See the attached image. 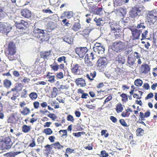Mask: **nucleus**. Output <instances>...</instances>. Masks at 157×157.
Here are the masks:
<instances>
[{
	"label": "nucleus",
	"instance_id": "obj_1",
	"mask_svg": "<svg viewBox=\"0 0 157 157\" xmlns=\"http://www.w3.org/2000/svg\"><path fill=\"white\" fill-rule=\"evenodd\" d=\"M17 48L15 44L13 42L9 43L6 50L5 51L6 56L10 61H13L18 58Z\"/></svg>",
	"mask_w": 157,
	"mask_h": 157
},
{
	"label": "nucleus",
	"instance_id": "obj_2",
	"mask_svg": "<svg viewBox=\"0 0 157 157\" xmlns=\"http://www.w3.org/2000/svg\"><path fill=\"white\" fill-rule=\"evenodd\" d=\"M23 85L21 83H17L16 84L14 87L11 88V90L8 91L6 94V96H7L8 94L12 93V96L10 97V99L12 101H15L17 99L18 95H17L15 92L18 93L22 91Z\"/></svg>",
	"mask_w": 157,
	"mask_h": 157
},
{
	"label": "nucleus",
	"instance_id": "obj_3",
	"mask_svg": "<svg viewBox=\"0 0 157 157\" xmlns=\"http://www.w3.org/2000/svg\"><path fill=\"white\" fill-rule=\"evenodd\" d=\"M13 143L9 136L2 138L0 141V149L2 150L11 148Z\"/></svg>",
	"mask_w": 157,
	"mask_h": 157
},
{
	"label": "nucleus",
	"instance_id": "obj_4",
	"mask_svg": "<svg viewBox=\"0 0 157 157\" xmlns=\"http://www.w3.org/2000/svg\"><path fill=\"white\" fill-rule=\"evenodd\" d=\"M126 48L124 43L120 41L114 42L112 45V49L117 52H121Z\"/></svg>",
	"mask_w": 157,
	"mask_h": 157
},
{
	"label": "nucleus",
	"instance_id": "obj_5",
	"mask_svg": "<svg viewBox=\"0 0 157 157\" xmlns=\"http://www.w3.org/2000/svg\"><path fill=\"white\" fill-rule=\"evenodd\" d=\"M147 19L149 22L154 24L157 20V11L153 10L149 12L147 15Z\"/></svg>",
	"mask_w": 157,
	"mask_h": 157
},
{
	"label": "nucleus",
	"instance_id": "obj_6",
	"mask_svg": "<svg viewBox=\"0 0 157 157\" xmlns=\"http://www.w3.org/2000/svg\"><path fill=\"white\" fill-rule=\"evenodd\" d=\"M88 51V49L86 47L76 48L75 49V52L80 58H83Z\"/></svg>",
	"mask_w": 157,
	"mask_h": 157
},
{
	"label": "nucleus",
	"instance_id": "obj_7",
	"mask_svg": "<svg viewBox=\"0 0 157 157\" xmlns=\"http://www.w3.org/2000/svg\"><path fill=\"white\" fill-rule=\"evenodd\" d=\"M131 31L133 40H136L139 39L141 33L142 32V29H130Z\"/></svg>",
	"mask_w": 157,
	"mask_h": 157
},
{
	"label": "nucleus",
	"instance_id": "obj_8",
	"mask_svg": "<svg viewBox=\"0 0 157 157\" xmlns=\"http://www.w3.org/2000/svg\"><path fill=\"white\" fill-rule=\"evenodd\" d=\"M141 14V10L139 8H133L129 12V16L132 18H136L139 16Z\"/></svg>",
	"mask_w": 157,
	"mask_h": 157
},
{
	"label": "nucleus",
	"instance_id": "obj_9",
	"mask_svg": "<svg viewBox=\"0 0 157 157\" xmlns=\"http://www.w3.org/2000/svg\"><path fill=\"white\" fill-rule=\"evenodd\" d=\"M28 25V22L23 20H21L19 22H16L15 23V25L17 28L19 29H25Z\"/></svg>",
	"mask_w": 157,
	"mask_h": 157
},
{
	"label": "nucleus",
	"instance_id": "obj_10",
	"mask_svg": "<svg viewBox=\"0 0 157 157\" xmlns=\"http://www.w3.org/2000/svg\"><path fill=\"white\" fill-rule=\"evenodd\" d=\"M33 33L36 35L35 36H36L37 37L40 38L41 40H43L46 41L45 39L43 38H41V37H43L45 36H44L45 34L44 30L35 28L34 29Z\"/></svg>",
	"mask_w": 157,
	"mask_h": 157
},
{
	"label": "nucleus",
	"instance_id": "obj_11",
	"mask_svg": "<svg viewBox=\"0 0 157 157\" xmlns=\"http://www.w3.org/2000/svg\"><path fill=\"white\" fill-rule=\"evenodd\" d=\"M107 59L105 57H101L97 61L98 66L101 69L104 68L107 65Z\"/></svg>",
	"mask_w": 157,
	"mask_h": 157
},
{
	"label": "nucleus",
	"instance_id": "obj_12",
	"mask_svg": "<svg viewBox=\"0 0 157 157\" xmlns=\"http://www.w3.org/2000/svg\"><path fill=\"white\" fill-rule=\"evenodd\" d=\"M150 71V67L147 64H143L140 68V71L142 74H147Z\"/></svg>",
	"mask_w": 157,
	"mask_h": 157
},
{
	"label": "nucleus",
	"instance_id": "obj_13",
	"mask_svg": "<svg viewBox=\"0 0 157 157\" xmlns=\"http://www.w3.org/2000/svg\"><path fill=\"white\" fill-rule=\"evenodd\" d=\"M81 67L78 64L74 65L71 69V72L75 75H78L80 74Z\"/></svg>",
	"mask_w": 157,
	"mask_h": 157
},
{
	"label": "nucleus",
	"instance_id": "obj_14",
	"mask_svg": "<svg viewBox=\"0 0 157 157\" xmlns=\"http://www.w3.org/2000/svg\"><path fill=\"white\" fill-rule=\"evenodd\" d=\"M14 147L16 152H19V154L24 151V145L20 143H17L14 145Z\"/></svg>",
	"mask_w": 157,
	"mask_h": 157
},
{
	"label": "nucleus",
	"instance_id": "obj_15",
	"mask_svg": "<svg viewBox=\"0 0 157 157\" xmlns=\"http://www.w3.org/2000/svg\"><path fill=\"white\" fill-rule=\"evenodd\" d=\"M21 14L23 17L27 18L30 17L32 15L31 12L26 9H23L21 10Z\"/></svg>",
	"mask_w": 157,
	"mask_h": 157
},
{
	"label": "nucleus",
	"instance_id": "obj_16",
	"mask_svg": "<svg viewBox=\"0 0 157 157\" xmlns=\"http://www.w3.org/2000/svg\"><path fill=\"white\" fill-rule=\"evenodd\" d=\"M9 32V27L4 23L0 22V32L5 34L8 33Z\"/></svg>",
	"mask_w": 157,
	"mask_h": 157
},
{
	"label": "nucleus",
	"instance_id": "obj_17",
	"mask_svg": "<svg viewBox=\"0 0 157 157\" xmlns=\"http://www.w3.org/2000/svg\"><path fill=\"white\" fill-rule=\"evenodd\" d=\"M75 82L78 86L84 87L86 85L85 80L82 78H78L75 80Z\"/></svg>",
	"mask_w": 157,
	"mask_h": 157
},
{
	"label": "nucleus",
	"instance_id": "obj_18",
	"mask_svg": "<svg viewBox=\"0 0 157 157\" xmlns=\"http://www.w3.org/2000/svg\"><path fill=\"white\" fill-rule=\"evenodd\" d=\"M74 15V13L72 11H65L63 12L62 15L60 17V18L63 19L65 17L70 19Z\"/></svg>",
	"mask_w": 157,
	"mask_h": 157
},
{
	"label": "nucleus",
	"instance_id": "obj_19",
	"mask_svg": "<svg viewBox=\"0 0 157 157\" xmlns=\"http://www.w3.org/2000/svg\"><path fill=\"white\" fill-rule=\"evenodd\" d=\"M17 120L16 118V116L15 114H12L8 118L7 121L8 123L11 124L16 123Z\"/></svg>",
	"mask_w": 157,
	"mask_h": 157
},
{
	"label": "nucleus",
	"instance_id": "obj_20",
	"mask_svg": "<svg viewBox=\"0 0 157 157\" xmlns=\"http://www.w3.org/2000/svg\"><path fill=\"white\" fill-rule=\"evenodd\" d=\"M52 74L50 72H48L46 75H44V76L45 78H46L48 79V81L51 83H54L55 81V75H51L50 74Z\"/></svg>",
	"mask_w": 157,
	"mask_h": 157
},
{
	"label": "nucleus",
	"instance_id": "obj_21",
	"mask_svg": "<svg viewBox=\"0 0 157 157\" xmlns=\"http://www.w3.org/2000/svg\"><path fill=\"white\" fill-rule=\"evenodd\" d=\"M136 61V58L134 57L133 56L130 55L128 56L127 59V63L130 65L133 66L135 64Z\"/></svg>",
	"mask_w": 157,
	"mask_h": 157
},
{
	"label": "nucleus",
	"instance_id": "obj_22",
	"mask_svg": "<svg viewBox=\"0 0 157 157\" xmlns=\"http://www.w3.org/2000/svg\"><path fill=\"white\" fill-rule=\"evenodd\" d=\"M91 59L89 58V55L87 54L86 55L85 58V64L89 67H91L93 66L92 62L90 61Z\"/></svg>",
	"mask_w": 157,
	"mask_h": 157
},
{
	"label": "nucleus",
	"instance_id": "obj_23",
	"mask_svg": "<svg viewBox=\"0 0 157 157\" xmlns=\"http://www.w3.org/2000/svg\"><path fill=\"white\" fill-rule=\"evenodd\" d=\"M96 75V72L95 71H94L90 72L89 74H87L86 76L89 80L92 81L94 80V78L95 77Z\"/></svg>",
	"mask_w": 157,
	"mask_h": 157
},
{
	"label": "nucleus",
	"instance_id": "obj_24",
	"mask_svg": "<svg viewBox=\"0 0 157 157\" xmlns=\"http://www.w3.org/2000/svg\"><path fill=\"white\" fill-rule=\"evenodd\" d=\"M3 84L5 87L9 89L12 85V83L10 80L8 79H6L3 81Z\"/></svg>",
	"mask_w": 157,
	"mask_h": 157
},
{
	"label": "nucleus",
	"instance_id": "obj_25",
	"mask_svg": "<svg viewBox=\"0 0 157 157\" xmlns=\"http://www.w3.org/2000/svg\"><path fill=\"white\" fill-rule=\"evenodd\" d=\"M51 54L50 51H42L40 52V56L41 58L44 59H47Z\"/></svg>",
	"mask_w": 157,
	"mask_h": 157
},
{
	"label": "nucleus",
	"instance_id": "obj_26",
	"mask_svg": "<svg viewBox=\"0 0 157 157\" xmlns=\"http://www.w3.org/2000/svg\"><path fill=\"white\" fill-rule=\"evenodd\" d=\"M77 93L78 94H82L81 98L82 99H86L87 97H89L88 94L85 93L84 90L81 89H79L78 90Z\"/></svg>",
	"mask_w": 157,
	"mask_h": 157
},
{
	"label": "nucleus",
	"instance_id": "obj_27",
	"mask_svg": "<svg viewBox=\"0 0 157 157\" xmlns=\"http://www.w3.org/2000/svg\"><path fill=\"white\" fill-rule=\"evenodd\" d=\"M129 112H132V110L129 108L121 113V116L124 117H128L130 114Z\"/></svg>",
	"mask_w": 157,
	"mask_h": 157
},
{
	"label": "nucleus",
	"instance_id": "obj_28",
	"mask_svg": "<svg viewBox=\"0 0 157 157\" xmlns=\"http://www.w3.org/2000/svg\"><path fill=\"white\" fill-rule=\"evenodd\" d=\"M116 59V61L120 64H123L125 62V57L121 56V55L118 56Z\"/></svg>",
	"mask_w": 157,
	"mask_h": 157
},
{
	"label": "nucleus",
	"instance_id": "obj_29",
	"mask_svg": "<svg viewBox=\"0 0 157 157\" xmlns=\"http://www.w3.org/2000/svg\"><path fill=\"white\" fill-rule=\"evenodd\" d=\"M20 112L21 114L24 115H26L29 114L30 112V110L29 108L27 107L23 108L21 110H20Z\"/></svg>",
	"mask_w": 157,
	"mask_h": 157
},
{
	"label": "nucleus",
	"instance_id": "obj_30",
	"mask_svg": "<svg viewBox=\"0 0 157 157\" xmlns=\"http://www.w3.org/2000/svg\"><path fill=\"white\" fill-rule=\"evenodd\" d=\"M115 109L117 113H119L122 112L123 109V107L121 103H119L117 105Z\"/></svg>",
	"mask_w": 157,
	"mask_h": 157
},
{
	"label": "nucleus",
	"instance_id": "obj_31",
	"mask_svg": "<svg viewBox=\"0 0 157 157\" xmlns=\"http://www.w3.org/2000/svg\"><path fill=\"white\" fill-rule=\"evenodd\" d=\"M56 27V24L52 21H49L47 25V28L50 30H53Z\"/></svg>",
	"mask_w": 157,
	"mask_h": 157
},
{
	"label": "nucleus",
	"instance_id": "obj_32",
	"mask_svg": "<svg viewBox=\"0 0 157 157\" xmlns=\"http://www.w3.org/2000/svg\"><path fill=\"white\" fill-rule=\"evenodd\" d=\"M110 28L112 32L115 33L117 32L118 31H120L119 29L117 27V25L116 24L113 23L110 25Z\"/></svg>",
	"mask_w": 157,
	"mask_h": 157
},
{
	"label": "nucleus",
	"instance_id": "obj_33",
	"mask_svg": "<svg viewBox=\"0 0 157 157\" xmlns=\"http://www.w3.org/2000/svg\"><path fill=\"white\" fill-rule=\"evenodd\" d=\"M31 129V127L30 126H28L25 124H24L22 127V130L24 133H27L29 132Z\"/></svg>",
	"mask_w": 157,
	"mask_h": 157
},
{
	"label": "nucleus",
	"instance_id": "obj_34",
	"mask_svg": "<svg viewBox=\"0 0 157 157\" xmlns=\"http://www.w3.org/2000/svg\"><path fill=\"white\" fill-rule=\"evenodd\" d=\"M94 21L96 23L97 26H100L102 25V23L101 22V21H103L102 18H98L96 17L94 19Z\"/></svg>",
	"mask_w": 157,
	"mask_h": 157
},
{
	"label": "nucleus",
	"instance_id": "obj_35",
	"mask_svg": "<svg viewBox=\"0 0 157 157\" xmlns=\"http://www.w3.org/2000/svg\"><path fill=\"white\" fill-rule=\"evenodd\" d=\"M18 154H19V152H10L4 154V156L6 157H15Z\"/></svg>",
	"mask_w": 157,
	"mask_h": 157
},
{
	"label": "nucleus",
	"instance_id": "obj_36",
	"mask_svg": "<svg viewBox=\"0 0 157 157\" xmlns=\"http://www.w3.org/2000/svg\"><path fill=\"white\" fill-rule=\"evenodd\" d=\"M91 31V30L89 29H86L84 30L81 33V34L86 38H87Z\"/></svg>",
	"mask_w": 157,
	"mask_h": 157
},
{
	"label": "nucleus",
	"instance_id": "obj_37",
	"mask_svg": "<svg viewBox=\"0 0 157 157\" xmlns=\"http://www.w3.org/2000/svg\"><path fill=\"white\" fill-rule=\"evenodd\" d=\"M52 69L54 71H58L59 69V65L56 62L50 65Z\"/></svg>",
	"mask_w": 157,
	"mask_h": 157
},
{
	"label": "nucleus",
	"instance_id": "obj_38",
	"mask_svg": "<svg viewBox=\"0 0 157 157\" xmlns=\"http://www.w3.org/2000/svg\"><path fill=\"white\" fill-rule=\"evenodd\" d=\"M96 52H98L99 54H102L104 53L105 49L103 46H101L98 47L96 49L94 50Z\"/></svg>",
	"mask_w": 157,
	"mask_h": 157
},
{
	"label": "nucleus",
	"instance_id": "obj_39",
	"mask_svg": "<svg viewBox=\"0 0 157 157\" xmlns=\"http://www.w3.org/2000/svg\"><path fill=\"white\" fill-rule=\"evenodd\" d=\"M144 130L141 128H138L136 131V135L137 136H142L144 134Z\"/></svg>",
	"mask_w": 157,
	"mask_h": 157
},
{
	"label": "nucleus",
	"instance_id": "obj_40",
	"mask_svg": "<svg viewBox=\"0 0 157 157\" xmlns=\"http://www.w3.org/2000/svg\"><path fill=\"white\" fill-rule=\"evenodd\" d=\"M80 28V25L79 23L78 22H75L72 27V29L74 31H76L79 30Z\"/></svg>",
	"mask_w": 157,
	"mask_h": 157
},
{
	"label": "nucleus",
	"instance_id": "obj_41",
	"mask_svg": "<svg viewBox=\"0 0 157 157\" xmlns=\"http://www.w3.org/2000/svg\"><path fill=\"white\" fill-rule=\"evenodd\" d=\"M58 92V90L56 87H53L52 91L51 92L52 97L55 98L57 95Z\"/></svg>",
	"mask_w": 157,
	"mask_h": 157
},
{
	"label": "nucleus",
	"instance_id": "obj_42",
	"mask_svg": "<svg viewBox=\"0 0 157 157\" xmlns=\"http://www.w3.org/2000/svg\"><path fill=\"white\" fill-rule=\"evenodd\" d=\"M29 97L31 100H35L38 97V94L35 92H32L29 94Z\"/></svg>",
	"mask_w": 157,
	"mask_h": 157
},
{
	"label": "nucleus",
	"instance_id": "obj_43",
	"mask_svg": "<svg viewBox=\"0 0 157 157\" xmlns=\"http://www.w3.org/2000/svg\"><path fill=\"white\" fill-rule=\"evenodd\" d=\"M51 145H53L55 148L58 149H61L63 147V146L61 145L58 142L52 144Z\"/></svg>",
	"mask_w": 157,
	"mask_h": 157
},
{
	"label": "nucleus",
	"instance_id": "obj_44",
	"mask_svg": "<svg viewBox=\"0 0 157 157\" xmlns=\"http://www.w3.org/2000/svg\"><path fill=\"white\" fill-rule=\"evenodd\" d=\"M64 76H65V75L63 74V72L62 71L57 73L56 74V76L57 79H63L64 78Z\"/></svg>",
	"mask_w": 157,
	"mask_h": 157
},
{
	"label": "nucleus",
	"instance_id": "obj_45",
	"mask_svg": "<svg viewBox=\"0 0 157 157\" xmlns=\"http://www.w3.org/2000/svg\"><path fill=\"white\" fill-rule=\"evenodd\" d=\"M120 96L122 97L121 100L123 103L126 102L128 101V98L126 94L122 93L120 95Z\"/></svg>",
	"mask_w": 157,
	"mask_h": 157
},
{
	"label": "nucleus",
	"instance_id": "obj_46",
	"mask_svg": "<svg viewBox=\"0 0 157 157\" xmlns=\"http://www.w3.org/2000/svg\"><path fill=\"white\" fill-rule=\"evenodd\" d=\"M6 13L4 11L2 8L0 7V18H4L6 17Z\"/></svg>",
	"mask_w": 157,
	"mask_h": 157
},
{
	"label": "nucleus",
	"instance_id": "obj_47",
	"mask_svg": "<svg viewBox=\"0 0 157 157\" xmlns=\"http://www.w3.org/2000/svg\"><path fill=\"white\" fill-rule=\"evenodd\" d=\"M143 84V81L139 79H137L135 80L134 82L135 85L137 86H141Z\"/></svg>",
	"mask_w": 157,
	"mask_h": 157
},
{
	"label": "nucleus",
	"instance_id": "obj_48",
	"mask_svg": "<svg viewBox=\"0 0 157 157\" xmlns=\"http://www.w3.org/2000/svg\"><path fill=\"white\" fill-rule=\"evenodd\" d=\"M43 132L46 135H50L52 133L53 131L50 128H46L44 130Z\"/></svg>",
	"mask_w": 157,
	"mask_h": 157
},
{
	"label": "nucleus",
	"instance_id": "obj_49",
	"mask_svg": "<svg viewBox=\"0 0 157 157\" xmlns=\"http://www.w3.org/2000/svg\"><path fill=\"white\" fill-rule=\"evenodd\" d=\"M145 28V26L144 25V22H140L138 24L136 27V29H138L142 28V30Z\"/></svg>",
	"mask_w": 157,
	"mask_h": 157
},
{
	"label": "nucleus",
	"instance_id": "obj_50",
	"mask_svg": "<svg viewBox=\"0 0 157 157\" xmlns=\"http://www.w3.org/2000/svg\"><path fill=\"white\" fill-rule=\"evenodd\" d=\"M69 87V86L68 85H61L58 88L59 90L60 91L61 90H67Z\"/></svg>",
	"mask_w": 157,
	"mask_h": 157
},
{
	"label": "nucleus",
	"instance_id": "obj_51",
	"mask_svg": "<svg viewBox=\"0 0 157 157\" xmlns=\"http://www.w3.org/2000/svg\"><path fill=\"white\" fill-rule=\"evenodd\" d=\"M27 90L26 89H24L21 93V97L22 98H26L27 97Z\"/></svg>",
	"mask_w": 157,
	"mask_h": 157
},
{
	"label": "nucleus",
	"instance_id": "obj_52",
	"mask_svg": "<svg viewBox=\"0 0 157 157\" xmlns=\"http://www.w3.org/2000/svg\"><path fill=\"white\" fill-rule=\"evenodd\" d=\"M85 134V132H75L73 133V135L75 137H80L82 135H84Z\"/></svg>",
	"mask_w": 157,
	"mask_h": 157
},
{
	"label": "nucleus",
	"instance_id": "obj_53",
	"mask_svg": "<svg viewBox=\"0 0 157 157\" xmlns=\"http://www.w3.org/2000/svg\"><path fill=\"white\" fill-rule=\"evenodd\" d=\"M119 122L124 127H128V125L124 119H121L119 120Z\"/></svg>",
	"mask_w": 157,
	"mask_h": 157
},
{
	"label": "nucleus",
	"instance_id": "obj_54",
	"mask_svg": "<svg viewBox=\"0 0 157 157\" xmlns=\"http://www.w3.org/2000/svg\"><path fill=\"white\" fill-rule=\"evenodd\" d=\"M139 119L138 120H145V117H144V113L142 112H140L139 116Z\"/></svg>",
	"mask_w": 157,
	"mask_h": 157
},
{
	"label": "nucleus",
	"instance_id": "obj_55",
	"mask_svg": "<svg viewBox=\"0 0 157 157\" xmlns=\"http://www.w3.org/2000/svg\"><path fill=\"white\" fill-rule=\"evenodd\" d=\"M103 8L102 7H98L97 8L94 13L98 15H101L100 12L102 11Z\"/></svg>",
	"mask_w": 157,
	"mask_h": 157
},
{
	"label": "nucleus",
	"instance_id": "obj_56",
	"mask_svg": "<svg viewBox=\"0 0 157 157\" xmlns=\"http://www.w3.org/2000/svg\"><path fill=\"white\" fill-rule=\"evenodd\" d=\"M44 147L46 148L45 151H48V152H50L52 149V147H51V145L49 144H47Z\"/></svg>",
	"mask_w": 157,
	"mask_h": 157
},
{
	"label": "nucleus",
	"instance_id": "obj_57",
	"mask_svg": "<svg viewBox=\"0 0 157 157\" xmlns=\"http://www.w3.org/2000/svg\"><path fill=\"white\" fill-rule=\"evenodd\" d=\"M107 131L106 130H102L101 132V135H104L105 137H107L109 136L108 133H106Z\"/></svg>",
	"mask_w": 157,
	"mask_h": 157
},
{
	"label": "nucleus",
	"instance_id": "obj_58",
	"mask_svg": "<svg viewBox=\"0 0 157 157\" xmlns=\"http://www.w3.org/2000/svg\"><path fill=\"white\" fill-rule=\"evenodd\" d=\"M101 155L102 157H108L109 156L108 154L106 152L105 150H102L101 152Z\"/></svg>",
	"mask_w": 157,
	"mask_h": 157
},
{
	"label": "nucleus",
	"instance_id": "obj_59",
	"mask_svg": "<svg viewBox=\"0 0 157 157\" xmlns=\"http://www.w3.org/2000/svg\"><path fill=\"white\" fill-rule=\"evenodd\" d=\"M148 32V31L146 30L142 34V38L141 39V40L146 38V36Z\"/></svg>",
	"mask_w": 157,
	"mask_h": 157
},
{
	"label": "nucleus",
	"instance_id": "obj_60",
	"mask_svg": "<svg viewBox=\"0 0 157 157\" xmlns=\"http://www.w3.org/2000/svg\"><path fill=\"white\" fill-rule=\"evenodd\" d=\"M48 116L52 119L53 120H54L57 118L56 116L54 113H50L48 115Z\"/></svg>",
	"mask_w": 157,
	"mask_h": 157
},
{
	"label": "nucleus",
	"instance_id": "obj_61",
	"mask_svg": "<svg viewBox=\"0 0 157 157\" xmlns=\"http://www.w3.org/2000/svg\"><path fill=\"white\" fill-rule=\"evenodd\" d=\"M66 58L64 56H62L60 57L59 58L57 59L58 62L60 63L63 61H64V63H65Z\"/></svg>",
	"mask_w": 157,
	"mask_h": 157
},
{
	"label": "nucleus",
	"instance_id": "obj_62",
	"mask_svg": "<svg viewBox=\"0 0 157 157\" xmlns=\"http://www.w3.org/2000/svg\"><path fill=\"white\" fill-rule=\"evenodd\" d=\"M67 120L69 121H71L73 122L74 120L73 116L71 115H69L67 116Z\"/></svg>",
	"mask_w": 157,
	"mask_h": 157
},
{
	"label": "nucleus",
	"instance_id": "obj_63",
	"mask_svg": "<svg viewBox=\"0 0 157 157\" xmlns=\"http://www.w3.org/2000/svg\"><path fill=\"white\" fill-rule=\"evenodd\" d=\"M33 105L35 109H38L40 106V103L38 101H35L33 103Z\"/></svg>",
	"mask_w": 157,
	"mask_h": 157
},
{
	"label": "nucleus",
	"instance_id": "obj_64",
	"mask_svg": "<svg viewBox=\"0 0 157 157\" xmlns=\"http://www.w3.org/2000/svg\"><path fill=\"white\" fill-rule=\"evenodd\" d=\"M13 76L16 78L19 77L20 75L19 72L17 71H13Z\"/></svg>",
	"mask_w": 157,
	"mask_h": 157
}]
</instances>
